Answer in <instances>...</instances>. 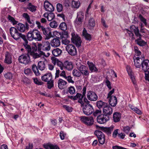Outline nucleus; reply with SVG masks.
<instances>
[{
  "mask_svg": "<svg viewBox=\"0 0 149 149\" xmlns=\"http://www.w3.org/2000/svg\"><path fill=\"white\" fill-rule=\"evenodd\" d=\"M26 37L29 41L35 40L40 41L42 39L40 31L37 29H33L27 33Z\"/></svg>",
  "mask_w": 149,
  "mask_h": 149,
  "instance_id": "f257e3e1",
  "label": "nucleus"
},
{
  "mask_svg": "<svg viewBox=\"0 0 149 149\" xmlns=\"http://www.w3.org/2000/svg\"><path fill=\"white\" fill-rule=\"evenodd\" d=\"M29 49H26V50L28 52V54L33 56L34 59H36L40 57L43 55H44V52L38 49V53L36 52L37 51V47L36 46L30 47Z\"/></svg>",
  "mask_w": 149,
  "mask_h": 149,
  "instance_id": "f03ea898",
  "label": "nucleus"
},
{
  "mask_svg": "<svg viewBox=\"0 0 149 149\" xmlns=\"http://www.w3.org/2000/svg\"><path fill=\"white\" fill-rule=\"evenodd\" d=\"M82 110L86 116L91 114L94 111V109L92 105L89 103H86L82 106Z\"/></svg>",
  "mask_w": 149,
  "mask_h": 149,
  "instance_id": "7ed1b4c3",
  "label": "nucleus"
},
{
  "mask_svg": "<svg viewBox=\"0 0 149 149\" xmlns=\"http://www.w3.org/2000/svg\"><path fill=\"white\" fill-rule=\"evenodd\" d=\"M86 92V88L84 87L82 89V95L79 93H77L74 96V100L78 99V102L81 104V106L84 104V103L82 100L83 98L85 96Z\"/></svg>",
  "mask_w": 149,
  "mask_h": 149,
  "instance_id": "20e7f679",
  "label": "nucleus"
},
{
  "mask_svg": "<svg viewBox=\"0 0 149 149\" xmlns=\"http://www.w3.org/2000/svg\"><path fill=\"white\" fill-rule=\"evenodd\" d=\"M80 120L83 123L87 126L92 125L94 121L92 116H81L80 117Z\"/></svg>",
  "mask_w": 149,
  "mask_h": 149,
  "instance_id": "39448f33",
  "label": "nucleus"
},
{
  "mask_svg": "<svg viewBox=\"0 0 149 149\" xmlns=\"http://www.w3.org/2000/svg\"><path fill=\"white\" fill-rule=\"evenodd\" d=\"M77 68L80 71L81 74L83 75L88 76L89 74V72L88 70V68L84 65L80 63H77L76 64Z\"/></svg>",
  "mask_w": 149,
  "mask_h": 149,
  "instance_id": "423d86ee",
  "label": "nucleus"
},
{
  "mask_svg": "<svg viewBox=\"0 0 149 149\" xmlns=\"http://www.w3.org/2000/svg\"><path fill=\"white\" fill-rule=\"evenodd\" d=\"M10 34L13 38L16 40L20 38L22 33H19L16 28L11 27L10 29Z\"/></svg>",
  "mask_w": 149,
  "mask_h": 149,
  "instance_id": "0eeeda50",
  "label": "nucleus"
},
{
  "mask_svg": "<svg viewBox=\"0 0 149 149\" xmlns=\"http://www.w3.org/2000/svg\"><path fill=\"white\" fill-rule=\"evenodd\" d=\"M30 54H23L19 56L18 61L19 62L25 65L28 64L31 62L30 58L29 56Z\"/></svg>",
  "mask_w": 149,
  "mask_h": 149,
  "instance_id": "6e6552de",
  "label": "nucleus"
},
{
  "mask_svg": "<svg viewBox=\"0 0 149 149\" xmlns=\"http://www.w3.org/2000/svg\"><path fill=\"white\" fill-rule=\"evenodd\" d=\"M38 50H41L45 51H49L51 49L50 44L48 41H45L42 44H39L38 45Z\"/></svg>",
  "mask_w": 149,
  "mask_h": 149,
  "instance_id": "1a4fd4ad",
  "label": "nucleus"
},
{
  "mask_svg": "<svg viewBox=\"0 0 149 149\" xmlns=\"http://www.w3.org/2000/svg\"><path fill=\"white\" fill-rule=\"evenodd\" d=\"M94 134L97 137L99 143L102 145L103 144L105 141V137L104 133L101 131L96 130Z\"/></svg>",
  "mask_w": 149,
  "mask_h": 149,
  "instance_id": "9d476101",
  "label": "nucleus"
},
{
  "mask_svg": "<svg viewBox=\"0 0 149 149\" xmlns=\"http://www.w3.org/2000/svg\"><path fill=\"white\" fill-rule=\"evenodd\" d=\"M66 50L71 56L76 55L77 50L75 46L72 44H69L65 47Z\"/></svg>",
  "mask_w": 149,
  "mask_h": 149,
  "instance_id": "9b49d317",
  "label": "nucleus"
},
{
  "mask_svg": "<svg viewBox=\"0 0 149 149\" xmlns=\"http://www.w3.org/2000/svg\"><path fill=\"white\" fill-rule=\"evenodd\" d=\"M71 35L72 37L71 39L72 42L77 47L80 46L81 42L80 38L77 35H75L74 33H72Z\"/></svg>",
  "mask_w": 149,
  "mask_h": 149,
  "instance_id": "f8f14e48",
  "label": "nucleus"
},
{
  "mask_svg": "<svg viewBox=\"0 0 149 149\" xmlns=\"http://www.w3.org/2000/svg\"><path fill=\"white\" fill-rule=\"evenodd\" d=\"M86 96L88 99L91 101H95L98 99V96L97 94L92 91H88Z\"/></svg>",
  "mask_w": 149,
  "mask_h": 149,
  "instance_id": "ddd939ff",
  "label": "nucleus"
},
{
  "mask_svg": "<svg viewBox=\"0 0 149 149\" xmlns=\"http://www.w3.org/2000/svg\"><path fill=\"white\" fill-rule=\"evenodd\" d=\"M109 120V116L106 115L101 114L98 116L97 117V122L101 124L106 123Z\"/></svg>",
  "mask_w": 149,
  "mask_h": 149,
  "instance_id": "4468645a",
  "label": "nucleus"
},
{
  "mask_svg": "<svg viewBox=\"0 0 149 149\" xmlns=\"http://www.w3.org/2000/svg\"><path fill=\"white\" fill-rule=\"evenodd\" d=\"M84 18V14L81 11L78 13L77 18L74 22L75 25H77L81 24Z\"/></svg>",
  "mask_w": 149,
  "mask_h": 149,
  "instance_id": "2eb2a0df",
  "label": "nucleus"
},
{
  "mask_svg": "<svg viewBox=\"0 0 149 149\" xmlns=\"http://www.w3.org/2000/svg\"><path fill=\"white\" fill-rule=\"evenodd\" d=\"M41 30L42 31L44 35L45 36V40H49L52 37L51 32L48 29H46L43 26H42L41 27Z\"/></svg>",
  "mask_w": 149,
  "mask_h": 149,
  "instance_id": "dca6fc26",
  "label": "nucleus"
},
{
  "mask_svg": "<svg viewBox=\"0 0 149 149\" xmlns=\"http://www.w3.org/2000/svg\"><path fill=\"white\" fill-rule=\"evenodd\" d=\"M12 56L11 54L6 52L5 54L4 63L9 65L12 63Z\"/></svg>",
  "mask_w": 149,
  "mask_h": 149,
  "instance_id": "f3484780",
  "label": "nucleus"
},
{
  "mask_svg": "<svg viewBox=\"0 0 149 149\" xmlns=\"http://www.w3.org/2000/svg\"><path fill=\"white\" fill-rule=\"evenodd\" d=\"M142 61L141 63V66L142 70L145 72H146L149 69V60L148 59L141 60Z\"/></svg>",
  "mask_w": 149,
  "mask_h": 149,
  "instance_id": "a211bd4d",
  "label": "nucleus"
},
{
  "mask_svg": "<svg viewBox=\"0 0 149 149\" xmlns=\"http://www.w3.org/2000/svg\"><path fill=\"white\" fill-rule=\"evenodd\" d=\"M58 86L60 89L62 90L67 87V82L61 79L60 78L58 81Z\"/></svg>",
  "mask_w": 149,
  "mask_h": 149,
  "instance_id": "6ab92c4d",
  "label": "nucleus"
},
{
  "mask_svg": "<svg viewBox=\"0 0 149 149\" xmlns=\"http://www.w3.org/2000/svg\"><path fill=\"white\" fill-rule=\"evenodd\" d=\"M44 6L45 10L49 12H52L54 10V8L53 6L48 1H45Z\"/></svg>",
  "mask_w": 149,
  "mask_h": 149,
  "instance_id": "aec40b11",
  "label": "nucleus"
},
{
  "mask_svg": "<svg viewBox=\"0 0 149 149\" xmlns=\"http://www.w3.org/2000/svg\"><path fill=\"white\" fill-rule=\"evenodd\" d=\"M90 70L91 72H98V69L95 65L92 62L88 61L87 62Z\"/></svg>",
  "mask_w": 149,
  "mask_h": 149,
  "instance_id": "412c9836",
  "label": "nucleus"
},
{
  "mask_svg": "<svg viewBox=\"0 0 149 149\" xmlns=\"http://www.w3.org/2000/svg\"><path fill=\"white\" fill-rule=\"evenodd\" d=\"M103 112L104 115H106L109 116L112 113V108L107 104V105L103 109Z\"/></svg>",
  "mask_w": 149,
  "mask_h": 149,
  "instance_id": "4be33fe9",
  "label": "nucleus"
},
{
  "mask_svg": "<svg viewBox=\"0 0 149 149\" xmlns=\"http://www.w3.org/2000/svg\"><path fill=\"white\" fill-rule=\"evenodd\" d=\"M26 27L24 24L21 23H19L17 25L16 29L18 31H19L21 32H24L26 28L27 29H29L28 24L27 23H26Z\"/></svg>",
  "mask_w": 149,
  "mask_h": 149,
  "instance_id": "5701e85b",
  "label": "nucleus"
},
{
  "mask_svg": "<svg viewBox=\"0 0 149 149\" xmlns=\"http://www.w3.org/2000/svg\"><path fill=\"white\" fill-rule=\"evenodd\" d=\"M52 75L51 73H48L45 74L41 77L42 81L47 82L52 80Z\"/></svg>",
  "mask_w": 149,
  "mask_h": 149,
  "instance_id": "b1692460",
  "label": "nucleus"
},
{
  "mask_svg": "<svg viewBox=\"0 0 149 149\" xmlns=\"http://www.w3.org/2000/svg\"><path fill=\"white\" fill-rule=\"evenodd\" d=\"M21 38L24 41V43H23V45L25 49H26L29 50L30 48H29L31 46L28 44V41L27 37L24 34H22L20 38Z\"/></svg>",
  "mask_w": 149,
  "mask_h": 149,
  "instance_id": "393cba45",
  "label": "nucleus"
},
{
  "mask_svg": "<svg viewBox=\"0 0 149 149\" xmlns=\"http://www.w3.org/2000/svg\"><path fill=\"white\" fill-rule=\"evenodd\" d=\"M130 29L132 31H133L136 36L139 37V38H141L142 36L139 33V31L138 27H136L134 25H132L130 26Z\"/></svg>",
  "mask_w": 149,
  "mask_h": 149,
  "instance_id": "a878e982",
  "label": "nucleus"
},
{
  "mask_svg": "<svg viewBox=\"0 0 149 149\" xmlns=\"http://www.w3.org/2000/svg\"><path fill=\"white\" fill-rule=\"evenodd\" d=\"M64 68L68 70H72L73 68V65L72 62L68 61H65L64 62Z\"/></svg>",
  "mask_w": 149,
  "mask_h": 149,
  "instance_id": "bb28decb",
  "label": "nucleus"
},
{
  "mask_svg": "<svg viewBox=\"0 0 149 149\" xmlns=\"http://www.w3.org/2000/svg\"><path fill=\"white\" fill-rule=\"evenodd\" d=\"M134 51L136 56H137L136 57H139L141 60L144 59V56L143 54H142L141 52L139 50L137 47L135 46L134 47Z\"/></svg>",
  "mask_w": 149,
  "mask_h": 149,
  "instance_id": "cd10ccee",
  "label": "nucleus"
},
{
  "mask_svg": "<svg viewBox=\"0 0 149 149\" xmlns=\"http://www.w3.org/2000/svg\"><path fill=\"white\" fill-rule=\"evenodd\" d=\"M109 100V104L112 107H114L116 106L117 103V99L116 97L112 95L110 97Z\"/></svg>",
  "mask_w": 149,
  "mask_h": 149,
  "instance_id": "c85d7f7f",
  "label": "nucleus"
},
{
  "mask_svg": "<svg viewBox=\"0 0 149 149\" xmlns=\"http://www.w3.org/2000/svg\"><path fill=\"white\" fill-rule=\"evenodd\" d=\"M44 17L47 18V20L49 21H51L55 18V15L54 13L52 12L49 13H45L43 14Z\"/></svg>",
  "mask_w": 149,
  "mask_h": 149,
  "instance_id": "c756f323",
  "label": "nucleus"
},
{
  "mask_svg": "<svg viewBox=\"0 0 149 149\" xmlns=\"http://www.w3.org/2000/svg\"><path fill=\"white\" fill-rule=\"evenodd\" d=\"M121 117V114L119 112H114L113 114V120L115 122H119Z\"/></svg>",
  "mask_w": 149,
  "mask_h": 149,
  "instance_id": "7c9ffc66",
  "label": "nucleus"
},
{
  "mask_svg": "<svg viewBox=\"0 0 149 149\" xmlns=\"http://www.w3.org/2000/svg\"><path fill=\"white\" fill-rule=\"evenodd\" d=\"M51 45L52 47H58L60 44V42L58 39L54 38L51 42Z\"/></svg>",
  "mask_w": 149,
  "mask_h": 149,
  "instance_id": "2f4dec72",
  "label": "nucleus"
},
{
  "mask_svg": "<svg viewBox=\"0 0 149 149\" xmlns=\"http://www.w3.org/2000/svg\"><path fill=\"white\" fill-rule=\"evenodd\" d=\"M95 25V22L93 18H91L89 20L87 26L90 29H93Z\"/></svg>",
  "mask_w": 149,
  "mask_h": 149,
  "instance_id": "473e14b6",
  "label": "nucleus"
},
{
  "mask_svg": "<svg viewBox=\"0 0 149 149\" xmlns=\"http://www.w3.org/2000/svg\"><path fill=\"white\" fill-rule=\"evenodd\" d=\"M44 147L45 149H60L59 148L57 145L51 144L44 145Z\"/></svg>",
  "mask_w": 149,
  "mask_h": 149,
  "instance_id": "72a5a7b5",
  "label": "nucleus"
},
{
  "mask_svg": "<svg viewBox=\"0 0 149 149\" xmlns=\"http://www.w3.org/2000/svg\"><path fill=\"white\" fill-rule=\"evenodd\" d=\"M53 55L55 56H60L62 53L61 49L58 48H56L53 49L52 51Z\"/></svg>",
  "mask_w": 149,
  "mask_h": 149,
  "instance_id": "f704fd0d",
  "label": "nucleus"
},
{
  "mask_svg": "<svg viewBox=\"0 0 149 149\" xmlns=\"http://www.w3.org/2000/svg\"><path fill=\"white\" fill-rule=\"evenodd\" d=\"M140 59L139 57H134V65L136 68H140L141 67V63H140Z\"/></svg>",
  "mask_w": 149,
  "mask_h": 149,
  "instance_id": "c9c22d12",
  "label": "nucleus"
},
{
  "mask_svg": "<svg viewBox=\"0 0 149 149\" xmlns=\"http://www.w3.org/2000/svg\"><path fill=\"white\" fill-rule=\"evenodd\" d=\"M66 93H69L71 95L75 94L76 93L75 88L73 86H70L68 88Z\"/></svg>",
  "mask_w": 149,
  "mask_h": 149,
  "instance_id": "e433bc0d",
  "label": "nucleus"
},
{
  "mask_svg": "<svg viewBox=\"0 0 149 149\" xmlns=\"http://www.w3.org/2000/svg\"><path fill=\"white\" fill-rule=\"evenodd\" d=\"M107 103L104 102L101 100L98 101L97 102L96 105L97 107L100 109L103 108L107 105Z\"/></svg>",
  "mask_w": 149,
  "mask_h": 149,
  "instance_id": "4c0bfd02",
  "label": "nucleus"
},
{
  "mask_svg": "<svg viewBox=\"0 0 149 149\" xmlns=\"http://www.w3.org/2000/svg\"><path fill=\"white\" fill-rule=\"evenodd\" d=\"M38 68L41 70H43L46 68L45 64L44 61H40L38 62Z\"/></svg>",
  "mask_w": 149,
  "mask_h": 149,
  "instance_id": "58836bf2",
  "label": "nucleus"
},
{
  "mask_svg": "<svg viewBox=\"0 0 149 149\" xmlns=\"http://www.w3.org/2000/svg\"><path fill=\"white\" fill-rule=\"evenodd\" d=\"M135 42L138 45L141 46H145L146 45L147 43L146 42L141 39V38H138L136 40Z\"/></svg>",
  "mask_w": 149,
  "mask_h": 149,
  "instance_id": "ea45409f",
  "label": "nucleus"
},
{
  "mask_svg": "<svg viewBox=\"0 0 149 149\" xmlns=\"http://www.w3.org/2000/svg\"><path fill=\"white\" fill-rule=\"evenodd\" d=\"M101 129L102 131L106 133L108 135L110 134L113 130L112 128L111 127L107 128L102 127H101Z\"/></svg>",
  "mask_w": 149,
  "mask_h": 149,
  "instance_id": "a19ab883",
  "label": "nucleus"
},
{
  "mask_svg": "<svg viewBox=\"0 0 149 149\" xmlns=\"http://www.w3.org/2000/svg\"><path fill=\"white\" fill-rule=\"evenodd\" d=\"M36 65L35 64H33L32 65V68L35 75L36 76H39L40 75V73L39 72Z\"/></svg>",
  "mask_w": 149,
  "mask_h": 149,
  "instance_id": "79ce46f5",
  "label": "nucleus"
},
{
  "mask_svg": "<svg viewBox=\"0 0 149 149\" xmlns=\"http://www.w3.org/2000/svg\"><path fill=\"white\" fill-rule=\"evenodd\" d=\"M83 35L86 40H91V35L87 33L85 29H84L83 30Z\"/></svg>",
  "mask_w": 149,
  "mask_h": 149,
  "instance_id": "37998d69",
  "label": "nucleus"
},
{
  "mask_svg": "<svg viewBox=\"0 0 149 149\" xmlns=\"http://www.w3.org/2000/svg\"><path fill=\"white\" fill-rule=\"evenodd\" d=\"M24 72L27 76H31L33 74L31 70L28 68H25L24 69Z\"/></svg>",
  "mask_w": 149,
  "mask_h": 149,
  "instance_id": "c03bdc74",
  "label": "nucleus"
},
{
  "mask_svg": "<svg viewBox=\"0 0 149 149\" xmlns=\"http://www.w3.org/2000/svg\"><path fill=\"white\" fill-rule=\"evenodd\" d=\"M60 35V38L62 40L68 38V33L67 31H63L61 33H59Z\"/></svg>",
  "mask_w": 149,
  "mask_h": 149,
  "instance_id": "a18cd8bd",
  "label": "nucleus"
},
{
  "mask_svg": "<svg viewBox=\"0 0 149 149\" xmlns=\"http://www.w3.org/2000/svg\"><path fill=\"white\" fill-rule=\"evenodd\" d=\"M59 28L60 29L64 31L66 30L67 29V26L65 22H62L60 24Z\"/></svg>",
  "mask_w": 149,
  "mask_h": 149,
  "instance_id": "49530a36",
  "label": "nucleus"
},
{
  "mask_svg": "<svg viewBox=\"0 0 149 149\" xmlns=\"http://www.w3.org/2000/svg\"><path fill=\"white\" fill-rule=\"evenodd\" d=\"M27 9L31 11L34 12L36 10V7L32 5L31 3H29L27 7Z\"/></svg>",
  "mask_w": 149,
  "mask_h": 149,
  "instance_id": "de8ad7c7",
  "label": "nucleus"
},
{
  "mask_svg": "<svg viewBox=\"0 0 149 149\" xmlns=\"http://www.w3.org/2000/svg\"><path fill=\"white\" fill-rule=\"evenodd\" d=\"M72 74L75 77H79L81 75V73L79 71L76 69H74L73 70Z\"/></svg>",
  "mask_w": 149,
  "mask_h": 149,
  "instance_id": "09e8293b",
  "label": "nucleus"
},
{
  "mask_svg": "<svg viewBox=\"0 0 149 149\" xmlns=\"http://www.w3.org/2000/svg\"><path fill=\"white\" fill-rule=\"evenodd\" d=\"M7 18L8 20L11 22L13 25L16 24L18 22L16 21L14 18L11 17L10 15H8V16L7 17Z\"/></svg>",
  "mask_w": 149,
  "mask_h": 149,
  "instance_id": "8fccbe9b",
  "label": "nucleus"
},
{
  "mask_svg": "<svg viewBox=\"0 0 149 149\" xmlns=\"http://www.w3.org/2000/svg\"><path fill=\"white\" fill-rule=\"evenodd\" d=\"M140 20L145 25L147 26V24L146 22V19L143 17L141 14H139L138 16Z\"/></svg>",
  "mask_w": 149,
  "mask_h": 149,
  "instance_id": "3c124183",
  "label": "nucleus"
},
{
  "mask_svg": "<svg viewBox=\"0 0 149 149\" xmlns=\"http://www.w3.org/2000/svg\"><path fill=\"white\" fill-rule=\"evenodd\" d=\"M127 71L133 84H135L136 82V81L135 79L134 76L132 75V72H130L129 71L127 70Z\"/></svg>",
  "mask_w": 149,
  "mask_h": 149,
  "instance_id": "603ef678",
  "label": "nucleus"
},
{
  "mask_svg": "<svg viewBox=\"0 0 149 149\" xmlns=\"http://www.w3.org/2000/svg\"><path fill=\"white\" fill-rule=\"evenodd\" d=\"M49 25L51 27L55 28L57 27L58 25L57 22L54 20L50 22Z\"/></svg>",
  "mask_w": 149,
  "mask_h": 149,
  "instance_id": "864d4df0",
  "label": "nucleus"
},
{
  "mask_svg": "<svg viewBox=\"0 0 149 149\" xmlns=\"http://www.w3.org/2000/svg\"><path fill=\"white\" fill-rule=\"evenodd\" d=\"M34 83L38 85H41L43 83V82L41 80H38L37 78H33Z\"/></svg>",
  "mask_w": 149,
  "mask_h": 149,
  "instance_id": "5fc2aeb1",
  "label": "nucleus"
},
{
  "mask_svg": "<svg viewBox=\"0 0 149 149\" xmlns=\"http://www.w3.org/2000/svg\"><path fill=\"white\" fill-rule=\"evenodd\" d=\"M126 30L128 33L129 36L132 37V40H134L135 38L134 36V34L132 33L133 31H132L131 30L130 31L127 29H126Z\"/></svg>",
  "mask_w": 149,
  "mask_h": 149,
  "instance_id": "6e6d98bb",
  "label": "nucleus"
},
{
  "mask_svg": "<svg viewBox=\"0 0 149 149\" xmlns=\"http://www.w3.org/2000/svg\"><path fill=\"white\" fill-rule=\"evenodd\" d=\"M5 77L7 79H12L13 75L11 72H8L4 75Z\"/></svg>",
  "mask_w": 149,
  "mask_h": 149,
  "instance_id": "4d7b16f0",
  "label": "nucleus"
},
{
  "mask_svg": "<svg viewBox=\"0 0 149 149\" xmlns=\"http://www.w3.org/2000/svg\"><path fill=\"white\" fill-rule=\"evenodd\" d=\"M72 4L73 7L76 8H78L80 6V3L75 1H73Z\"/></svg>",
  "mask_w": 149,
  "mask_h": 149,
  "instance_id": "13d9d810",
  "label": "nucleus"
},
{
  "mask_svg": "<svg viewBox=\"0 0 149 149\" xmlns=\"http://www.w3.org/2000/svg\"><path fill=\"white\" fill-rule=\"evenodd\" d=\"M47 82V88L49 89H50L54 86V81L53 80Z\"/></svg>",
  "mask_w": 149,
  "mask_h": 149,
  "instance_id": "bf43d9fd",
  "label": "nucleus"
},
{
  "mask_svg": "<svg viewBox=\"0 0 149 149\" xmlns=\"http://www.w3.org/2000/svg\"><path fill=\"white\" fill-rule=\"evenodd\" d=\"M63 107L68 112H71L73 110V108L69 106L64 105L63 106Z\"/></svg>",
  "mask_w": 149,
  "mask_h": 149,
  "instance_id": "052dcab7",
  "label": "nucleus"
},
{
  "mask_svg": "<svg viewBox=\"0 0 149 149\" xmlns=\"http://www.w3.org/2000/svg\"><path fill=\"white\" fill-rule=\"evenodd\" d=\"M56 8L58 12H61L63 8L62 5L60 3L57 4L56 5Z\"/></svg>",
  "mask_w": 149,
  "mask_h": 149,
  "instance_id": "680f3d73",
  "label": "nucleus"
},
{
  "mask_svg": "<svg viewBox=\"0 0 149 149\" xmlns=\"http://www.w3.org/2000/svg\"><path fill=\"white\" fill-rule=\"evenodd\" d=\"M72 77L70 76H68L66 77L65 79L67 80L68 83L74 84V82L72 80Z\"/></svg>",
  "mask_w": 149,
  "mask_h": 149,
  "instance_id": "e2e57ef3",
  "label": "nucleus"
},
{
  "mask_svg": "<svg viewBox=\"0 0 149 149\" xmlns=\"http://www.w3.org/2000/svg\"><path fill=\"white\" fill-rule=\"evenodd\" d=\"M57 65L60 67V69L62 70L64 68V63H63L62 62L59 61L58 62Z\"/></svg>",
  "mask_w": 149,
  "mask_h": 149,
  "instance_id": "0e129e2a",
  "label": "nucleus"
},
{
  "mask_svg": "<svg viewBox=\"0 0 149 149\" xmlns=\"http://www.w3.org/2000/svg\"><path fill=\"white\" fill-rule=\"evenodd\" d=\"M131 128L129 126L123 127V131L126 133H128L130 130Z\"/></svg>",
  "mask_w": 149,
  "mask_h": 149,
  "instance_id": "69168bd1",
  "label": "nucleus"
},
{
  "mask_svg": "<svg viewBox=\"0 0 149 149\" xmlns=\"http://www.w3.org/2000/svg\"><path fill=\"white\" fill-rule=\"evenodd\" d=\"M60 138L61 140H63L65 139V137L66 135V134L62 131H61L60 133Z\"/></svg>",
  "mask_w": 149,
  "mask_h": 149,
  "instance_id": "338daca9",
  "label": "nucleus"
},
{
  "mask_svg": "<svg viewBox=\"0 0 149 149\" xmlns=\"http://www.w3.org/2000/svg\"><path fill=\"white\" fill-rule=\"evenodd\" d=\"M105 85L107 86L109 90L111 89L110 81L108 80L107 79L105 81Z\"/></svg>",
  "mask_w": 149,
  "mask_h": 149,
  "instance_id": "774afa93",
  "label": "nucleus"
}]
</instances>
